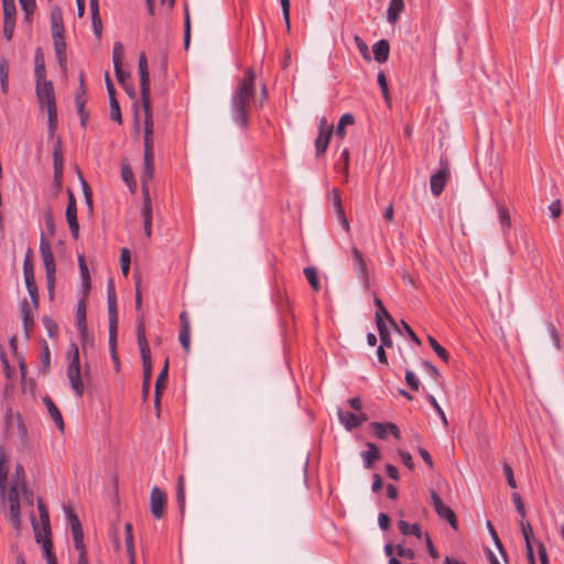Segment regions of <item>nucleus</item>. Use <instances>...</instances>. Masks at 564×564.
<instances>
[{"label": "nucleus", "mask_w": 564, "mask_h": 564, "mask_svg": "<svg viewBox=\"0 0 564 564\" xmlns=\"http://www.w3.org/2000/svg\"><path fill=\"white\" fill-rule=\"evenodd\" d=\"M256 74L253 69H247L245 76L238 80L230 100V112L232 121L240 128L246 129L249 124L250 102L256 99Z\"/></svg>", "instance_id": "1"}, {"label": "nucleus", "mask_w": 564, "mask_h": 564, "mask_svg": "<svg viewBox=\"0 0 564 564\" xmlns=\"http://www.w3.org/2000/svg\"><path fill=\"white\" fill-rule=\"evenodd\" d=\"M39 520L32 516V527L35 540L42 545L43 556L47 564H57L55 554L53 553V544L51 540V527L48 511L41 499L37 500Z\"/></svg>", "instance_id": "2"}, {"label": "nucleus", "mask_w": 564, "mask_h": 564, "mask_svg": "<svg viewBox=\"0 0 564 564\" xmlns=\"http://www.w3.org/2000/svg\"><path fill=\"white\" fill-rule=\"evenodd\" d=\"M66 375L75 394L79 398L83 397L85 387L80 376L79 352L77 347H75L74 355L67 366Z\"/></svg>", "instance_id": "3"}, {"label": "nucleus", "mask_w": 564, "mask_h": 564, "mask_svg": "<svg viewBox=\"0 0 564 564\" xmlns=\"http://www.w3.org/2000/svg\"><path fill=\"white\" fill-rule=\"evenodd\" d=\"M138 345L140 348L142 364L144 367V383L150 384L151 379V351L145 337L143 322L139 321L137 328Z\"/></svg>", "instance_id": "4"}, {"label": "nucleus", "mask_w": 564, "mask_h": 564, "mask_svg": "<svg viewBox=\"0 0 564 564\" xmlns=\"http://www.w3.org/2000/svg\"><path fill=\"white\" fill-rule=\"evenodd\" d=\"M31 253L32 250L28 249L26 257L23 263V275L33 307L36 310L39 305V292L35 283L34 267L31 260Z\"/></svg>", "instance_id": "5"}, {"label": "nucleus", "mask_w": 564, "mask_h": 564, "mask_svg": "<svg viewBox=\"0 0 564 564\" xmlns=\"http://www.w3.org/2000/svg\"><path fill=\"white\" fill-rule=\"evenodd\" d=\"M333 132V124L328 123L325 117H322L318 122V134L315 140L316 156H321L326 152Z\"/></svg>", "instance_id": "6"}, {"label": "nucleus", "mask_w": 564, "mask_h": 564, "mask_svg": "<svg viewBox=\"0 0 564 564\" xmlns=\"http://www.w3.org/2000/svg\"><path fill=\"white\" fill-rule=\"evenodd\" d=\"M431 502L437 516L447 521L454 530H457L458 522L454 510L444 505L441 497L435 491L431 492Z\"/></svg>", "instance_id": "7"}, {"label": "nucleus", "mask_w": 564, "mask_h": 564, "mask_svg": "<svg viewBox=\"0 0 564 564\" xmlns=\"http://www.w3.org/2000/svg\"><path fill=\"white\" fill-rule=\"evenodd\" d=\"M36 96L42 106L56 108L54 87L51 80L40 79L36 82Z\"/></svg>", "instance_id": "8"}, {"label": "nucleus", "mask_w": 564, "mask_h": 564, "mask_svg": "<svg viewBox=\"0 0 564 564\" xmlns=\"http://www.w3.org/2000/svg\"><path fill=\"white\" fill-rule=\"evenodd\" d=\"M154 176V153H144V169L141 175L142 195L143 199L150 198L149 182Z\"/></svg>", "instance_id": "9"}, {"label": "nucleus", "mask_w": 564, "mask_h": 564, "mask_svg": "<svg viewBox=\"0 0 564 564\" xmlns=\"http://www.w3.org/2000/svg\"><path fill=\"white\" fill-rule=\"evenodd\" d=\"M139 75H140V89H141L142 104H149V101H150V78H149V70H148V61L143 53L139 57Z\"/></svg>", "instance_id": "10"}, {"label": "nucleus", "mask_w": 564, "mask_h": 564, "mask_svg": "<svg viewBox=\"0 0 564 564\" xmlns=\"http://www.w3.org/2000/svg\"><path fill=\"white\" fill-rule=\"evenodd\" d=\"M28 494V487L25 484V479L15 478L12 476L9 485V490L7 495L8 503L12 505V509H17V501H20L21 495Z\"/></svg>", "instance_id": "11"}, {"label": "nucleus", "mask_w": 564, "mask_h": 564, "mask_svg": "<svg viewBox=\"0 0 564 564\" xmlns=\"http://www.w3.org/2000/svg\"><path fill=\"white\" fill-rule=\"evenodd\" d=\"M68 203L66 207V220L70 229L72 236L77 239L79 235V225L77 220L76 199L70 189L67 191Z\"/></svg>", "instance_id": "12"}, {"label": "nucleus", "mask_w": 564, "mask_h": 564, "mask_svg": "<svg viewBox=\"0 0 564 564\" xmlns=\"http://www.w3.org/2000/svg\"><path fill=\"white\" fill-rule=\"evenodd\" d=\"M166 497L159 488L153 487L150 495V508L155 519H162L165 511Z\"/></svg>", "instance_id": "13"}, {"label": "nucleus", "mask_w": 564, "mask_h": 564, "mask_svg": "<svg viewBox=\"0 0 564 564\" xmlns=\"http://www.w3.org/2000/svg\"><path fill=\"white\" fill-rule=\"evenodd\" d=\"M352 265L359 280L367 288L369 284V275L362 253L354 247L351 250Z\"/></svg>", "instance_id": "14"}, {"label": "nucleus", "mask_w": 564, "mask_h": 564, "mask_svg": "<svg viewBox=\"0 0 564 564\" xmlns=\"http://www.w3.org/2000/svg\"><path fill=\"white\" fill-rule=\"evenodd\" d=\"M145 112V120H144V153H154L153 150V120L150 109V102L149 104H142Z\"/></svg>", "instance_id": "15"}, {"label": "nucleus", "mask_w": 564, "mask_h": 564, "mask_svg": "<svg viewBox=\"0 0 564 564\" xmlns=\"http://www.w3.org/2000/svg\"><path fill=\"white\" fill-rule=\"evenodd\" d=\"M338 419L348 431L360 426L365 421L368 420L367 415L364 413L355 414L343 410H338Z\"/></svg>", "instance_id": "16"}, {"label": "nucleus", "mask_w": 564, "mask_h": 564, "mask_svg": "<svg viewBox=\"0 0 564 564\" xmlns=\"http://www.w3.org/2000/svg\"><path fill=\"white\" fill-rule=\"evenodd\" d=\"M40 252L44 263L45 272L56 270L54 254L51 245L44 237V235H42L40 239Z\"/></svg>", "instance_id": "17"}, {"label": "nucleus", "mask_w": 564, "mask_h": 564, "mask_svg": "<svg viewBox=\"0 0 564 564\" xmlns=\"http://www.w3.org/2000/svg\"><path fill=\"white\" fill-rule=\"evenodd\" d=\"M68 521L72 528V533L74 538V544L76 549H80L84 544V534L82 530V524L78 517L73 512L72 509L66 510Z\"/></svg>", "instance_id": "18"}, {"label": "nucleus", "mask_w": 564, "mask_h": 564, "mask_svg": "<svg viewBox=\"0 0 564 564\" xmlns=\"http://www.w3.org/2000/svg\"><path fill=\"white\" fill-rule=\"evenodd\" d=\"M106 84H107V90L109 94V104H110V118L113 121H117L118 123H121V111L119 102L115 96V87L109 79V75L106 74Z\"/></svg>", "instance_id": "19"}, {"label": "nucleus", "mask_w": 564, "mask_h": 564, "mask_svg": "<svg viewBox=\"0 0 564 564\" xmlns=\"http://www.w3.org/2000/svg\"><path fill=\"white\" fill-rule=\"evenodd\" d=\"M371 426L373 429L375 435L381 440H386L388 434H392L398 440L401 436L399 427L393 423L375 422L371 424Z\"/></svg>", "instance_id": "20"}, {"label": "nucleus", "mask_w": 564, "mask_h": 564, "mask_svg": "<svg viewBox=\"0 0 564 564\" xmlns=\"http://www.w3.org/2000/svg\"><path fill=\"white\" fill-rule=\"evenodd\" d=\"M332 196H333V205H334L338 221L345 231H349L350 226H349V221L346 217L345 209L341 204L339 191L337 188H334L332 191Z\"/></svg>", "instance_id": "21"}, {"label": "nucleus", "mask_w": 564, "mask_h": 564, "mask_svg": "<svg viewBox=\"0 0 564 564\" xmlns=\"http://www.w3.org/2000/svg\"><path fill=\"white\" fill-rule=\"evenodd\" d=\"M449 177V173L446 169L440 170L437 173L431 176L430 185L431 192L434 196H440L443 192L446 182Z\"/></svg>", "instance_id": "22"}, {"label": "nucleus", "mask_w": 564, "mask_h": 564, "mask_svg": "<svg viewBox=\"0 0 564 564\" xmlns=\"http://www.w3.org/2000/svg\"><path fill=\"white\" fill-rule=\"evenodd\" d=\"M520 527H521V532H522L523 539L525 541L528 560H529L530 564H535L533 547L531 544V538L533 534L532 528H531L530 523L525 522L523 519L520 521Z\"/></svg>", "instance_id": "23"}, {"label": "nucleus", "mask_w": 564, "mask_h": 564, "mask_svg": "<svg viewBox=\"0 0 564 564\" xmlns=\"http://www.w3.org/2000/svg\"><path fill=\"white\" fill-rule=\"evenodd\" d=\"M143 218V230L144 235L150 238L152 235V206L151 199H143V206L141 210Z\"/></svg>", "instance_id": "24"}, {"label": "nucleus", "mask_w": 564, "mask_h": 564, "mask_svg": "<svg viewBox=\"0 0 564 564\" xmlns=\"http://www.w3.org/2000/svg\"><path fill=\"white\" fill-rule=\"evenodd\" d=\"M52 36L64 34L63 14L59 8H53L51 11Z\"/></svg>", "instance_id": "25"}, {"label": "nucleus", "mask_w": 564, "mask_h": 564, "mask_svg": "<svg viewBox=\"0 0 564 564\" xmlns=\"http://www.w3.org/2000/svg\"><path fill=\"white\" fill-rule=\"evenodd\" d=\"M43 402L46 405V409H47V411L50 413V416L53 420V422L56 424V426L61 431H64L63 416H62L58 408L56 406V404L53 402V400L50 397H44L43 398Z\"/></svg>", "instance_id": "26"}, {"label": "nucleus", "mask_w": 564, "mask_h": 564, "mask_svg": "<svg viewBox=\"0 0 564 564\" xmlns=\"http://www.w3.org/2000/svg\"><path fill=\"white\" fill-rule=\"evenodd\" d=\"M56 59L62 67L66 66V42L63 35L52 36Z\"/></svg>", "instance_id": "27"}, {"label": "nucleus", "mask_w": 564, "mask_h": 564, "mask_svg": "<svg viewBox=\"0 0 564 564\" xmlns=\"http://www.w3.org/2000/svg\"><path fill=\"white\" fill-rule=\"evenodd\" d=\"M76 326L82 336H86L87 324H86V301L83 297L79 300L76 311Z\"/></svg>", "instance_id": "28"}, {"label": "nucleus", "mask_w": 564, "mask_h": 564, "mask_svg": "<svg viewBox=\"0 0 564 564\" xmlns=\"http://www.w3.org/2000/svg\"><path fill=\"white\" fill-rule=\"evenodd\" d=\"M367 451L361 453L364 466L370 469L376 460L380 458L379 448L373 443H367Z\"/></svg>", "instance_id": "29"}, {"label": "nucleus", "mask_w": 564, "mask_h": 564, "mask_svg": "<svg viewBox=\"0 0 564 564\" xmlns=\"http://www.w3.org/2000/svg\"><path fill=\"white\" fill-rule=\"evenodd\" d=\"M372 52L378 63H384L389 57L390 46L387 40H380L373 44Z\"/></svg>", "instance_id": "30"}, {"label": "nucleus", "mask_w": 564, "mask_h": 564, "mask_svg": "<svg viewBox=\"0 0 564 564\" xmlns=\"http://www.w3.org/2000/svg\"><path fill=\"white\" fill-rule=\"evenodd\" d=\"M124 540H126V547H127V553L129 556V562H130V564H134L135 549H134V543H133L132 524L130 522H127L124 524Z\"/></svg>", "instance_id": "31"}, {"label": "nucleus", "mask_w": 564, "mask_h": 564, "mask_svg": "<svg viewBox=\"0 0 564 564\" xmlns=\"http://www.w3.org/2000/svg\"><path fill=\"white\" fill-rule=\"evenodd\" d=\"M107 304L109 318L118 317L117 296L113 282L110 280L107 285Z\"/></svg>", "instance_id": "32"}, {"label": "nucleus", "mask_w": 564, "mask_h": 564, "mask_svg": "<svg viewBox=\"0 0 564 564\" xmlns=\"http://www.w3.org/2000/svg\"><path fill=\"white\" fill-rule=\"evenodd\" d=\"M34 76L35 80L40 82V79H45V59L44 54L41 48H37L34 56Z\"/></svg>", "instance_id": "33"}, {"label": "nucleus", "mask_w": 564, "mask_h": 564, "mask_svg": "<svg viewBox=\"0 0 564 564\" xmlns=\"http://www.w3.org/2000/svg\"><path fill=\"white\" fill-rule=\"evenodd\" d=\"M21 315H22L25 335L29 336V333L32 329L34 322H33L32 307L25 300L21 303Z\"/></svg>", "instance_id": "34"}, {"label": "nucleus", "mask_w": 564, "mask_h": 564, "mask_svg": "<svg viewBox=\"0 0 564 564\" xmlns=\"http://www.w3.org/2000/svg\"><path fill=\"white\" fill-rule=\"evenodd\" d=\"M403 8H404L403 0H391L389 8L387 10V20L390 23H395L399 20L400 14L403 11Z\"/></svg>", "instance_id": "35"}, {"label": "nucleus", "mask_w": 564, "mask_h": 564, "mask_svg": "<svg viewBox=\"0 0 564 564\" xmlns=\"http://www.w3.org/2000/svg\"><path fill=\"white\" fill-rule=\"evenodd\" d=\"M498 218L503 235H507L511 227V218L506 205L497 204Z\"/></svg>", "instance_id": "36"}, {"label": "nucleus", "mask_w": 564, "mask_h": 564, "mask_svg": "<svg viewBox=\"0 0 564 564\" xmlns=\"http://www.w3.org/2000/svg\"><path fill=\"white\" fill-rule=\"evenodd\" d=\"M85 94H86V90L84 87V77H83V75H80V89L76 95V107H77L78 115L80 116L83 126L85 124V120L87 118V115L85 113V102H86Z\"/></svg>", "instance_id": "37"}, {"label": "nucleus", "mask_w": 564, "mask_h": 564, "mask_svg": "<svg viewBox=\"0 0 564 564\" xmlns=\"http://www.w3.org/2000/svg\"><path fill=\"white\" fill-rule=\"evenodd\" d=\"M373 302L377 307L376 315H375L376 324H383L384 319H387L392 325H395L393 318L391 317V315L389 314V312L386 310L384 305L382 304V301L376 296Z\"/></svg>", "instance_id": "38"}, {"label": "nucleus", "mask_w": 564, "mask_h": 564, "mask_svg": "<svg viewBox=\"0 0 564 564\" xmlns=\"http://www.w3.org/2000/svg\"><path fill=\"white\" fill-rule=\"evenodd\" d=\"M7 462H8V457L3 453H1L0 454V496L2 498L6 497L8 474H9V469L6 465Z\"/></svg>", "instance_id": "39"}, {"label": "nucleus", "mask_w": 564, "mask_h": 564, "mask_svg": "<svg viewBox=\"0 0 564 564\" xmlns=\"http://www.w3.org/2000/svg\"><path fill=\"white\" fill-rule=\"evenodd\" d=\"M398 528L403 535H414L419 539L423 535L421 527L417 523L409 524L404 520H399Z\"/></svg>", "instance_id": "40"}, {"label": "nucleus", "mask_w": 564, "mask_h": 564, "mask_svg": "<svg viewBox=\"0 0 564 564\" xmlns=\"http://www.w3.org/2000/svg\"><path fill=\"white\" fill-rule=\"evenodd\" d=\"M167 371H169V361L165 360L164 367L160 372L156 382H155V405L160 403V391L164 389L167 382Z\"/></svg>", "instance_id": "41"}, {"label": "nucleus", "mask_w": 564, "mask_h": 564, "mask_svg": "<svg viewBox=\"0 0 564 564\" xmlns=\"http://www.w3.org/2000/svg\"><path fill=\"white\" fill-rule=\"evenodd\" d=\"M0 84L2 93L7 94L9 90V62L4 58L0 62Z\"/></svg>", "instance_id": "42"}, {"label": "nucleus", "mask_w": 564, "mask_h": 564, "mask_svg": "<svg viewBox=\"0 0 564 564\" xmlns=\"http://www.w3.org/2000/svg\"><path fill=\"white\" fill-rule=\"evenodd\" d=\"M118 317L109 318V347L111 354H116L117 348Z\"/></svg>", "instance_id": "43"}, {"label": "nucleus", "mask_w": 564, "mask_h": 564, "mask_svg": "<svg viewBox=\"0 0 564 564\" xmlns=\"http://www.w3.org/2000/svg\"><path fill=\"white\" fill-rule=\"evenodd\" d=\"M355 119H354V116L350 115V113H344L339 121H338V124L336 127V131H335V134L336 137H338L339 139H344L345 137V128L347 126H351L354 123Z\"/></svg>", "instance_id": "44"}, {"label": "nucleus", "mask_w": 564, "mask_h": 564, "mask_svg": "<svg viewBox=\"0 0 564 564\" xmlns=\"http://www.w3.org/2000/svg\"><path fill=\"white\" fill-rule=\"evenodd\" d=\"M53 163L56 174H59V170L64 169V158L61 142L58 141L53 149Z\"/></svg>", "instance_id": "45"}, {"label": "nucleus", "mask_w": 564, "mask_h": 564, "mask_svg": "<svg viewBox=\"0 0 564 564\" xmlns=\"http://www.w3.org/2000/svg\"><path fill=\"white\" fill-rule=\"evenodd\" d=\"M78 263H79V269H80L83 288L85 290V293H87L90 288V278H89V271L86 265L84 256L78 257Z\"/></svg>", "instance_id": "46"}, {"label": "nucleus", "mask_w": 564, "mask_h": 564, "mask_svg": "<svg viewBox=\"0 0 564 564\" xmlns=\"http://www.w3.org/2000/svg\"><path fill=\"white\" fill-rule=\"evenodd\" d=\"M121 177L124 181V183L129 186L131 192H134L135 189V181L133 172L129 164H122L121 166Z\"/></svg>", "instance_id": "47"}, {"label": "nucleus", "mask_w": 564, "mask_h": 564, "mask_svg": "<svg viewBox=\"0 0 564 564\" xmlns=\"http://www.w3.org/2000/svg\"><path fill=\"white\" fill-rule=\"evenodd\" d=\"M176 500L180 506V510L183 513L185 508V480L182 475L177 479Z\"/></svg>", "instance_id": "48"}, {"label": "nucleus", "mask_w": 564, "mask_h": 564, "mask_svg": "<svg viewBox=\"0 0 564 564\" xmlns=\"http://www.w3.org/2000/svg\"><path fill=\"white\" fill-rule=\"evenodd\" d=\"M429 344L432 347V349L435 351V354L445 362H448L449 360V354L448 351L442 347L434 337L429 336L427 337Z\"/></svg>", "instance_id": "49"}, {"label": "nucleus", "mask_w": 564, "mask_h": 564, "mask_svg": "<svg viewBox=\"0 0 564 564\" xmlns=\"http://www.w3.org/2000/svg\"><path fill=\"white\" fill-rule=\"evenodd\" d=\"M304 275L307 279L310 285L314 289V291H318L321 289L317 271L315 268H305Z\"/></svg>", "instance_id": "50"}, {"label": "nucleus", "mask_w": 564, "mask_h": 564, "mask_svg": "<svg viewBox=\"0 0 564 564\" xmlns=\"http://www.w3.org/2000/svg\"><path fill=\"white\" fill-rule=\"evenodd\" d=\"M124 56V47L121 42H116L112 48V62L113 66L122 65Z\"/></svg>", "instance_id": "51"}, {"label": "nucleus", "mask_w": 564, "mask_h": 564, "mask_svg": "<svg viewBox=\"0 0 564 564\" xmlns=\"http://www.w3.org/2000/svg\"><path fill=\"white\" fill-rule=\"evenodd\" d=\"M15 4L11 1H4L3 3V22H14L15 23Z\"/></svg>", "instance_id": "52"}, {"label": "nucleus", "mask_w": 564, "mask_h": 564, "mask_svg": "<svg viewBox=\"0 0 564 564\" xmlns=\"http://www.w3.org/2000/svg\"><path fill=\"white\" fill-rule=\"evenodd\" d=\"M43 325L47 332V335L48 337L51 338H54L57 336V333H58V326L57 324L53 321V318H51L50 316H44L43 319Z\"/></svg>", "instance_id": "53"}, {"label": "nucleus", "mask_w": 564, "mask_h": 564, "mask_svg": "<svg viewBox=\"0 0 564 564\" xmlns=\"http://www.w3.org/2000/svg\"><path fill=\"white\" fill-rule=\"evenodd\" d=\"M376 325H377L379 336L381 339V346L390 347L392 345V340H391L390 333H389L386 324L383 323V324H376Z\"/></svg>", "instance_id": "54"}, {"label": "nucleus", "mask_w": 564, "mask_h": 564, "mask_svg": "<svg viewBox=\"0 0 564 564\" xmlns=\"http://www.w3.org/2000/svg\"><path fill=\"white\" fill-rule=\"evenodd\" d=\"M130 262H131L130 251L127 248H123L121 250V254H120V264H121V271H122L123 275H126V276L128 275L129 270H130Z\"/></svg>", "instance_id": "55"}, {"label": "nucleus", "mask_w": 564, "mask_h": 564, "mask_svg": "<svg viewBox=\"0 0 564 564\" xmlns=\"http://www.w3.org/2000/svg\"><path fill=\"white\" fill-rule=\"evenodd\" d=\"M178 339L184 350L188 352L191 348V328H181Z\"/></svg>", "instance_id": "56"}, {"label": "nucleus", "mask_w": 564, "mask_h": 564, "mask_svg": "<svg viewBox=\"0 0 564 564\" xmlns=\"http://www.w3.org/2000/svg\"><path fill=\"white\" fill-rule=\"evenodd\" d=\"M395 553L399 557L413 560L415 557V552L406 547L403 543H400L395 546Z\"/></svg>", "instance_id": "57"}, {"label": "nucleus", "mask_w": 564, "mask_h": 564, "mask_svg": "<svg viewBox=\"0 0 564 564\" xmlns=\"http://www.w3.org/2000/svg\"><path fill=\"white\" fill-rule=\"evenodd\" d=\"M50 364H51V354H50V348L47 346L46 343L43 344V352H42V357H41V370L43 373H46L48 371V368H50Z\"/></svg>", "instance_id": "58"}, {"label": "nucleus", "mask_w": 564, "mask_h": 564, "mask_svg": "<svg viewBox=\"0 0 564 564\" xmlns=\"http://www.w3.org/2000/svg\"><path fill=\"white\" fill-rule=\"evenodd\" d=\"M426 399L430 402V404L433 406V409L436 411L438 416L441 417L443 424L447 425L448 422H447L446 415H445L443 409L441 408V405L438 404V402L436 401V399L434 398V395L427 394Z\"/></svg>", "instance_id": "59"}, {"label": "nucleus", "mask_w": 564, "mask_h": 564, "mask_svg": "<svg viewBox=\"0 0 564 564\" xmlns=\"http://www.w3.org/2000/svg\"><path fill=\"white\" fill-rule=\"evenodd\" d=\"M502 468H503V474L506 476L508 485L511 488H516L517 487V482H516V479H514V476H513V470H512L511 466L508 463H503Z\"/></svg>", "instance_id": "60"}, {"label": "nucleus", "mask_w": 564, "mask_h": 564, "mask_svg": "<svg viewBox=\"0 0 564 564\" xmlns=\"http://www.w3.org/2000/svg\"><path fill=\"white\" fill-rule=\"evenodd\" d=\"M405 381L412 390H415V391L419 390L420 380L417 379V377L415 376V373L413 371L408 370L405 372Z\"/></svg>", "instance_id": "61"}, {"label": "nucleus", "mask_w": 564, "mask_h": 564, "mask_svg": "<svg viewBox=\"0 0 564 564\" xmlns=\"http://www.w3.org/2000/svg\"><path fill=\"white\" fill-rule=\"evenodd\" d=\"M512 500H513V503H514V506L517 508V511L519 512L521 518L524 519L525 518V508H524V503L522 501L521 496L518 492H513L512 494Z\"/></svg>", "instance_id": "62"}, {"label": "nucleus", "mask_w": 564, "mask_h": 564, "mask_svg": "<svg viewBox=\"0 0 564 564\" xmlns=\"http://www.w3.org/2000/svg\"><path fill=\"white\" fill-rule=\"evenodd\" d=\"M47 116H48V129H50V132L53 133L56 128V122H57L56 108H48Z\"/></svg>", "instance_id": "63"}, {"label": "nucleus", "mask_w": 564, "mask_h": 564, "mask_svg": "<svg viewBox=\"0 0 564 564\" xmlns=\"http://www.w3.org/2000/svg\"><path fill=\"white\" fill-rule=\"evenodd\" d=\"M377 82H378V85L380 86L381 88V91H382V95L383 97L387 99L388 96H389V90H388V83H387V78H386V75L383 72H380L377 76Z\"/></svg>", "instance_id": "64"}]
</instances>
